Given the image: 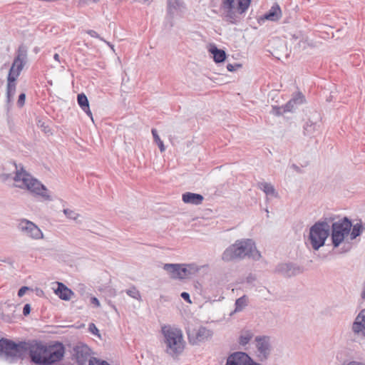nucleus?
I'll use <instances>...</instances> for the list:
<instances>
[{
	"instance_id": "nucleus-1",
	"label": "nucleus",
	"mask_w": 365,
	"mask_h": 365,
	"mask_svg": "<svg viewBox=\"0 0 365 365\" xmlns=\"http://www.w3.org/2000/svg\"><path fill=\"white\" fill-rule=\"evenodd\" d=\"M29 358L35 365H56L64 358L66 347L58 341L29 340Z\"/></svg>"
},
{
	"instance_id": "nucleus-16",
	"label": "nucleus",
	"mask_w": 365,
	"mask_h": 365,
	"mask_svg": "<svg viewBox=\"0 0 365 365\" xmlns=\"http://www.w3.org/2000/svg\"><path fill=\"white\" fill-rule=\"evenodd\" d=\"M282 16V10L277 4H274L269 11L264 16V19L271 21H278Z\"/></svg>"
},
{
	"instance_id": "nucleus-28",
	"label": "nucleus",
	"mask_w": 365,
	"mask_h": 365,
	"mask_svg": "<svg viewBox=\"0 0 365 365\" xmlns=\"http://www.w3.org/2000/svg\"><path fill=\"white\" fill-rule=\"evenodd\" d=\"M88 330L89 331L97 336L98 337L101 338V334L99 333V331L98 329V328L96 327V325L93 324V323H91L89 324V327H88Z\"/></svg>"
},
{
	"instance_id": "nucleus-32",
	"label": "nucleus",
	"mask_w": 365,
	"mask_h": 365,
	"mask_svg": "<svg viewBox=\"0 0 365 365\" xmlns=\"http://www.w3.org/2000/svg\"><path fill=\"white\" fill-rule=\"evenodd\" d=\"M28 289L29 288L27 287H22L18 292V296L19 297H23Z\"/></svg>"
},
{
	"instance_id": "nucleus-10",
	"label": "nucleus",
	"mask_w": 365,
	"mask_h": 365,
	"mask_svg": "<svg viewBox=\"0 0 365 365\" xmlns=\"http://www.w3.org/2000/svg\"><path fill=\"white\" fill-rule=\"evenodd\" d=\"M19 227L23 231H26V233L34 239H41L43 237V233L41 230L34 225L32 222L22 220L19 224Z\"/></svg>"
},
{
	"instance_id": "nucleus-2",
	"label": "nucleus",
	"mask_w": 365,
	"mask_h": 365,
	"mask_svg": "<svg viewBox=\"0 0 365 365\" xmlns=\"http://www.w3.org/2000/svg\"><path fill=\"white\" fill-rule=\"evenodd\" d=\"M260 255L256 250L255 243L251 240H237L235 244L229 247L222 254L224 261H231L237 258H242L247 255L255 257Z\"/></svg>"
},
{
	"instance_id": "nucleus-13",
	"label": "nucleus",
	"mask_w": 365,
	"mask_h": 365,
	"mask_svg": "<svg viewBox=\"0 0 365 365\" xmlns=\"http://www.w3.org/2000/svg\"><path fill=\"white\" fill-rule=\"evenodd\" d=\"M211 336L212 332L209 329L202 327L188 332L190 339L193 340L194 341H201L208 339Z\"/></svg>"
},
{
	"instance_id": "nucleus-40",
	"label": "nucleus",
	"mask_w": 365,
	"mask_h": 365,
	"mask_svg": "<svg viewBox=\"0 0 365 365\" xmlns=\"http://www.w3.org/2000/svg\"><path fill=\"white\" fill-rule=\"evenodd\" d=\"M349 365H365V364H361V363H359L356 361H352V362H350L349 364Z\"/></svg>"
},
{
	"instance_id": "nucleus-42",
	"label": "nucleus",
	"mask_w": 365,
	"mask_h": 365,
	"mask_svg": "<svg viewBox=\"0 0 365 365\" xmlns=\"http://www.w3.org/2000/svg\"><path fill=\"white\" fill-rule=\"evenodd\" d=\"M291 103H292V101H289V103H287V106H288V105H289V104H291Z\"/></svg>"
},
{
	"instance_id": "nucleus-19",
	"label": "nucleus",
	"mask_w": 365,
	"mask_h": 365,
	"mask_svg": "<svg viewBox=\"0 0 365 365\" xmlns=\"http://www.w3.org/2000/svg\"><path fill=\"white\" fill-rule=\"evenodd\" d=\"M78 103L81 109L89 116L92 115V113L89 108L88 101L84 93H80L77 96Z\"/></svg>"
},
{
	"instance_id": "nucleus-12",
	"label": "nucleus",
	"mask_w": 365,
	"mask_h": 365,
	"mask_svg": "<svg viewBox=\"0 0 365 365\" xmlns=\"http://www.w3.org/2000/svg\"><path fill=\"white\" fill-rule=\"evenodd\" d=\"M25 55L19 53L14 58L9 70L8 77L18 78L24 66Z\"/></svg>"
},
{
	"instance_id": "nucleus-37",
	"label": "nucleus",
	"mask_w": 365,
	"mask_h": 365,
	"mask_svg": "<svg viewBox=\"0 0 365 365\" xmlns=\"http://www.w3.org/2000/svg\"><path fill=\"white\" fill-rule=\"evenodd\" d=\"M91 302L93 304H94L96 307H99L100 306V303H99V301L98 299L96 298V297H92L91 299Z\"/></svg>"
},
{
	"instance_id": "nucleus-36",
	"label": "nucleus",
	"mask_w": 365,
	"mask_h": 365,
	"mask_svg": "<svg viewBox=\"0 0 365 365\" xmlns=\"http://www.w3.org/2000/svg\"><path fill=\"white\" fill-rule=\"evenodd\" d=\"M91 2H92V0H78V4L80 6L88 5Z\"/></svg>"
},
{
	"instance_id": "nucleus-31",
	"label": "nucleus",
	"mask_w": 365,
	"mask_h": 365,
	"mask_svg": "<svg viewBox=\"0 0 365 365\" xmlns=\"http://www.w3.org/2000/svg\"><path fill=\"white\" fill-rule=\"evenodd\" d=\"M128 294L135 299H139L140 297L139 292L135 289L128 290Z\"/></svg>"
},
{
	"instance_id": "nucleus-8",
	"label": "nucleus",
	"mask_w": 365,
	"mask_h": 365,
	"mask_svg": "<svg viewBox=\"0 0 365 365\" xmlns=\"http://www.w3.org/2000/svg\"><path fill=\"white\" fill-rule=\"evenodd\" d=\"M351 227V222L347 219L339 220L332 225V242L334 247L341 243L345 236L348 235Z\"/></svg>"
},
{
	"instance_id": "nucleus-22",
	"label": "nucleus",
	"mask_w": 365,
	"mask_h": 365,
	"mask_svg": "<svg viewBox=\"0 0 365 365\" xmlns=\"http://www.w3.org/2000/svg\"><path fill=\"white\" fill-rule=\"evenodd\" d=\"M86 347H77L75 349L77 361L79 364H83L87 357V354H83V352L86 350Z\"/></svg>"
},
{
	"instance_id": "nucleus-15",
	"label": "nucleus",
	"mask_w": 365,
	"mask_h": 365,
	"mask_svg": "<svg viewBox=\"0 0 365 365\" xmlns=\"http://www.w3.org/2000/svg\"><path fill=\"white\" fill-rule=\"evenodd\" d=\"M182 200L185 203L197 205L202 204L204 197L202 195L187 192L182 194Z\"/></svg>"
},
{
	"instance_id": "nucleus-35",
	"label": "nucleus",
	"mask_w": 365,
	"mask_h": 365,
	"mask_svg": "<svg viewBox=\"0 0 365 365\" xmlns=\"http://www.w3.org/2000/svg\"><path fill=\"white\" fill-rule=\"evenodd\" d=\"M359 232V229L356 228L355 226L351 232L352 238H355L356 236H358Z\"/></svg>"
},
{
	"instance_id": "nucleus-11",
	"label": "nucleus",
	"mask_w": 365,
	"mask_h": 365,
	"mask_svg": "<svg viewBox=\"0 0 365 365\" xmlns=\"http://www.w3.org/2000/svg\"><path fill=\"white\" fill-rule=\"evenodd\" d=\"M251 358L244 352L231 354L227 360L226 365H252Z\"/></svg>"
},
{
	"instance_id": "nucleus-29",
	"label": "nucleus",
	"mask_w": 365,
	"mask_h": 365,
	"mask_svg": "<svg viewBox=\"0 0 365 365\" xmlns=\"http://www.w3.org/2000/svg\"><path fill=\"white\" fill-rule=\"evenodd\" d=\"M63 212L70 219L76 220L78 216V215L74 211L70 210L68 209H65L63 210Z\"/></svg>"
},
{
	"instance_id": "nucleus-25",
	"label": "nucleus",
	"mask_w": 365,
	"mask_h": 365,
	"mask_svg": "<svg viewBox=\"0 0 365 365\" xmlns=\"http://www.w3.org/2000/svg\"><path fill=\"white\" fill-rule=\"evenodd\" d=\"M252 336L253 335L251 332L248 331H243L240 337V344L242 345L247 344Z\"/></svg>"
},
{
	"instance_id": "nucleus-5",
	"label": "nucleus",
	"mask_w": 365,
	"mask_h": 365,
	"mask_svg": "<svg viewBox=\"0 0 365 365\" xmlns=\"http://www.w3.org/2000/svg\"><path fill=\"white\" fill-rule=\"evenodd\" d=\"M29 340L15 343L13 341L2 339L0 340V350L7 356L22 358L24 354H29Z\"/></svg>"
},
{
	"instance_id": "nucleus-39",
	"label": "nucleus",
	"mask_w": 365,
	"mask_h": 365,
	"mask_svg": "<svg viewBox=\"0 0 365 365\" xmlns=\"http://www.w3.org/2000/svg\"><path fill=\"white\" fill-rule=\"evenodd\" d=\"M53 58L55 59V61H56L57 62H60V56L58 53H55L54 56H53Z\"/></svg>"
},
{
	"instance_id": "nucleus-4",
	"label": "nucleus",
	"mask_w": 365,
	"mask_h": 365,
	"mask_svg": "<svg viewBox=\"0 0 365 365\" xmlns=\"http://www.w3.org/2000/svg\"><path fill=\"white\" fill-rule=\"evenodd\" d=\"M168 347L174 354L182 351L185 346L182 333L180 329L170 326H164L162 328Z\"/></svg>"
},
{
	"instance_id": "nucleus-21",
	"label": "nucleus",
	"mask_w": 365,
	"mask_h": 365,
	"mask_svg": "<svg viewBox=\"0 0 365 365\" xmlns=\"http://www.w3.org/2000/svg\"><path fill=\"white\" fill-rule=\"evenodd\" d=\"M257 346L261 353L265 354L268 349V342L266 337L257 339Z\"/></svg>"
},
{
	"instance_id": "nucleus-30",
	"label": "nucleus",
	"mask_w": 365,
	"mask_h": 365,
	"mask_svg": "<svg viewBox=\"0 0 365 365\" xmlns=\"http://www.w3.org/2000/svg\"><path fill=\"white\" fill-rule=\"evenodd\" d=\"M26 101V95L25 93H21L19 95L18 101H17V106L20 108H22L25 104Z\"/></svg>"
},
{
	"instance_id": "nucleus-24",
	"label": "nucleus",
	"mask_w": 365,
	"mask_h": 365,
	"mask_svg": "<svg viewBox=\"0 0 365 365\" xmlns=\"http://www.w3.org/2000/svg\"><path fill=\"white\" fill-rule=\"evenodd\" d=\"M151 132H152V135L153 136L154 140L158 145L160 151L164 152L165 150V148L163 144V142L162 141V140L160 139V138L159 137V135L158 134L157 130L155 128H153Z\"/></svg>"
},
{
	"instance_id": "nucleus-6",
	"label": "nucleus",
	"mask_w": 365,
	"mask_h": 365,
	"mask_svg": "<svg viewBox=\"0 0 365 365\" xmlns=\"http://www.w3.org/2000/svg\"><path fill=\"white\" fill-rule=\"evenodd\" d=\"M329 232V226L326 222H318L311 227L309 240L314 250H318L324 244Z\"/></svg>"
},
{
	"instance_id": "nucleus-23",
	"label": "nucleus",
	"mask_w": 365,
	"mask_h": 365,
	"mask_svg": "<svg viewBox=\"0 0 365 365\" xmlns=\"http://www.w3.org/2000/svg\"><path fill=\"white\" fill-rule=\"evenodd\" d=\"M247 304V298L246 296H243L236 300L235 302V311L240 312L242 310Z\"/></svg>"
},
{
	"instance_id": "nucleus-34",
	"label": "nucleus",
	"mask_w": 365,
	"mask_h": 365,
	"mask_svg": "<svg viewBox=\"0 0 365 365\" xmlns=\"http://www.w3.org/2000/svg\"><path fill=\"white\" fill-rule=\"evenodd\" d=\"M181 297H182V299H185V301H187V302L191 303V300H190V295H189V294H188V293H187V292H182V293L181 294Z\"/></svg>"
},
{
	"instance_id": "nucleus-14",
	"label": "nucleus",
	"mask_w": 365,
	"mask_h": 365,
	"mask_svg": "<svg viewBox=\"0 0 365 365\" xmlns=\"http://www.w3.org/2000/svg\"><path fill=\"white\" fill-rule=\"evenodd\" d=\"M56 288H53L54 293L62 300L68 301L73 296V292L62 282H56Z\"/></svg>"
},
{
	"instance_id": "nucleus-38",
	"label": "nucleus",
	"mask_w": 365,
	"mask_h": 365,
	"mask_svg": "<svg viewBox=\"0 0 365 365\" xmlns=\"http://www.w3.org/2000/svg\"><path fill=\"white\" fill-rule=\"evenodd\" d=\"M227 70H228V71H233L235 70V67H234V66H233V65H232V64H228V65L227 66Z\"/></svg>"
},
{
	"instance_id": "nucleus-33",
	"label": "nucleus",
	"mask_w": 365,
	"mask_h": 365,
	"mask_svg": "<svg viewBox=\"0 0 365 365\" xmlns=\"http://www.w3.org/2000/svg\"><path fill=\"white\" fill-rule=\"evenodd\" d=\"M31 312V307L29 304H26L24 307V309H23V313L25 316L29 314Z\"/></svg>"
},
{
	"instance_id": "nucleus-20",
	"label": "nucleus",
	"mask_w": 365,
	"mask_h": 365,
	"mask_svg": "<svg viewBox=\"0 0 365 365\" xmlns=\"http://www.w3.org/2000/svg\"><path fill=\"white\" fill-rule=\"evenodd\" d=\"M17 78H11L7 76V86H6V92L8 98H11L14 96L16 91V81Z\"/></svg>"
},
{
	"instance_id": "nucleus-26",
	"label": "nucleus",
	"mask_w": 365,
	"mask_h": 365,
	"mask_svg": "<svg viewBox=\"0 0 365 365\" xmlns=\"http://www.w3.org/2000/svg\"><path fill=\"white\" fill-rule=\"evenodd\" d=\"M259 188L262 189L267 195H274V187L267 182H262L259 185Z\"/></svg>"
},
{
	"instance_id": "nucleus-41",
	"label": "nucleus",
	"mask_w": 365,
	"mask_h": 365,
	"mask_svg": "<svg viewBox=\"0 0 365 365\" xmlns=\"http://www.w3.org/2000/svg\"><path fill=\"white\" fill-rule=\"evenodd\" d=\"M273 110L275 111L276 114H279L280 113V108H279L273 107Z\"/></svg>"
},
{
	"instance_id": "nucleus-17",
	"label": "nucleus",
	"mask_w": 365,
	"mask_h": 365,
	"mask_svg": "<svg viewBox=\"0 0 365 365\" xmlns=\"http://www.w3.org/2000/svg\"><path fill=\"white\" fill-rule=\"evenodd\" d=\"M352 329L355 333L365 331V309H363L356 317Z\"/></svg>"
},
{
	"instance_id": "nucleus-27",
	"label": "nucleus",
	"mask_w": 365,
	"mask_h": 365,
	"mask_svg": "<svg viewBox=\"0 0 365 365\" xmlns=\"http://www.w3.org/2000/svg\"><path fill=\"white\" fill-rule=\"evenodd\" d=\"M89 365H109V364L105 361H101L96 358H92L89 360Z\"/></svg>"
},
{
	"instance_id": "nucleus-18",
	"label": "nucleus",
	"mask_w": 365,
	"mask_h": 365,
	"mask_svg": "<svg viewBox=\"0 0 365 365\" xmlns=\"http://www.w3.org/2000/svg\"><path fill=\"white\" fill-rule=\"evenodd\" d=\"M208 51L213 55L214 61L216 63H222L225 60V52L223 50L218 49L215 45L210 44Z\"/></svg>"
},
{
	"instance_id": "nucleus-3",
	"label": "nucleus",
	"mask_w": 365,
	"mask_h": 365,
	"mask_svg": "<svg viewBox=\"0 0 365 365\" xmlns=\"http://www.w3.org/2000/svg\"><path fill=\"white\" fill-rule=\"evenodd\" d=\"M14 181L16 187L26 188L34 195L41 196L46 200L49 199L46 188L23 168L16 170Z\"/></svg>"
},
{
	"instance_id": "nucleus-43",
	"label": "nucleus",
	"mask_w": 365,
	"mask_h": 365,
	"mask_svg": "<svg viewBox=\"0 0 365 365\" xmlns=\"http://www.w3.org/2000/svg\"><path fill=\"white\" fill-rule=\"evenodd\" d=\"M303 97L301 98V101L300 102H303Z\"/></svg>"
},
{
	"instance_id": "nucleus-9",
	"label": "nucleus",
	"mask_w": 365,
	"mask_h": 365,
	"mask_svg": "<svg viewBox=\"0 0 365 365\" xmlns=\"http://www.w3.org/2000/svg\"><path fill=\"white\" fill-rule=\"evenodd\" d=\"M252 0H237L235 4V0H222V9L225 14V17L227 19H232L234 10L242 14L245 13L250 6Z\"/></svg>"
},
{
	"instance_id": "nucleus-7",
	"label": "nucleus",
	"mask_w": 365,
	"mask_h": 365,
	"mask_svg": "<svg viewBox=\"0 0 365 365\" xmlns=\"http://www.w3.org/2000/svg\"><path fill=\"white\" fill-rule=\"evenodd\" d=\"M163 269L166 270L173 279H185L196 272L198 269L192 264H165Z\"/></svg>"
}]
</instances>
